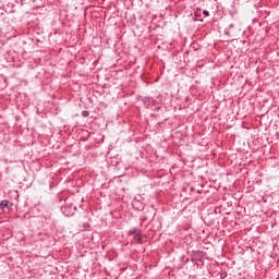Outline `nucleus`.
I'll use <instances>...</instances> for the list:
<instances>
[{
    "instance_id": "nucleus-1",
    "label": "nucleus",
    "mask_w": 279,
    "mask_h": 279,
    "mask_svg": "<svg viewBox=\"0 0 279 279\" xmlns=\"http://www.w3.org/2000/svg\"><path fill=\"white\" fill-rule=\"evenodd\" d=\"M130 234H134V241H136V243H141L142 238H141V232L136 229L131 230Z\"/></svg>"
},
{
    "instance_id": "nucleus-2",
    "label": "nucleus",
    "mask_w": 279,
    "mask_h": 279,
    "mask_svg": "<svg viewBox=\"0 0 279 279\" xmlns=\"http://www.w3.org/2000/svg\"><path fill=\"white\" fill-rule=\"evenodd\" d=\"M9 202L8 201H2L1 203H0V208L2 209V210H5V208H8V206H9Z\"/></svg>"
},
{
    "instance_id": "nucleus-3",
    "label": "nucleus",
    "mask_w": 279,
    "mask_h": 279,
    "mask_svg": "<svg viewBox=\"0 0 279 279\" xmlns=\"http://www.w3.org/2000/svg\"><path fill=\"white\" fill-rule=\"evenodd\" d=\"M89 112L88 111H82V117H88Z\"/></svg>"
},
{
    "instance_id": "nucleus-4",
    "label": "nucleus",
    "mask_w": 279,
    "mask_h": 279,
    "mask_svg": "<svg viewBox=\"0 0 279 279\" xmlns=\"http://www.w3.org/2000/svg\"><path fill=\"white\" fill-rule=\"evenodd\" d=\"M204 16H210V13L208 11H203Z\"/></svg>"
}]
</instances>
